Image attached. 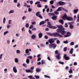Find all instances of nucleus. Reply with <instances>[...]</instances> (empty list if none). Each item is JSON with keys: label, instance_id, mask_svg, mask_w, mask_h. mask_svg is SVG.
Instances as JSON below:
<instances>
[{"label": "nucleus", "instance_id": "nucleus-1", "mask_svg": "<svg viewBox=\"0 0 79 79\" xmlns=\"http://www.w3.org/2000/svg\"><path fill=\"white\" fill-rule=\"evenodd\" d=\"M58 29H57V32L54 33L52 34V36L53 37H56V36H60V25L56 26Z\"/></svg>", "mask_w": 79, "mask_h": 79}, {"label": "nucleus", "instance_id": "nucleus-2", "mask_svg": "<svg viewBox=\"0 0 79 79\" xmlns=\"http://www.w3.org/2000/svg\"><path fill=\"white\" fill-rule=\"evenodd\" d=\"M65 29L62 25H60V32L62 35H65V34H66V31H64Z\"/></svg>", "mask_w": 79, "mask_h": 79}, {"label": "nucleus", "instance_id": "nucleus-3", "mask_svg": "<svg viewBox=\"0 0 79 79\" xmlns=\"http://www.w3.org/2000/svg\"><path fill=\"white\" fill-rule=\"evenodd\" d=\"M49 48H53L54 49L56 48V46H57V45L56 44H49Z\"/></svg>", "mask_w": 79, "mask_h": 79}, {"label": "nucleus", "instance_id": "nucleus-4", "mask_svg": "<svg viewBox=\"0 0 79 79\" xmlns=\"http://www.w3.org/2000/svg\"><path fill=\"white\" fill-rule=\"evenodd\" d=\"M48 42L50 44H53L55 42V40H53V38H51L49 39Z\"/></svg>", "mask_w": 79, "mask_h": 79}, {"label": "nucleus", "instance_id": "nucleus-5", "mask_svg": "<svg viewBox=\"0 0 79 79\" xmlns=\"http://www.w3.org/2000/svg\"><path fill=\"white\" fill-rule=\"evenodd\" d=\"M66 19L67 21H73V17H72L67 16Z\"/></svg>", "mask_w": 79, "mask_h": 79}, {"label": "nucleus", "instance_id": "nucleus-6", "mask_svg": "<svg viewBox=\"0 0 79 79\" xmlns=\"http://www.w3.org/2000/svg\"><path fill=\"white\" fill-rule=\"evenodd\" d=\"M25 71L26 73H33L34 72V70H32L31 69H26L25 70Z\"/></svg>", "mask_w": 79, "mask_h": 79}, {"label": "nucleus", "instance_id": "nucleus-7", "mask_svg": "<svg viewBox=\"0 0 79 79\" xmlns=\"http://www.w3.org/2000/svg\"><path fill=\"white\" fill-rule=\"evenodd\" d=\"M68 17V15H67L66 14H64L63 16L62 17V19L64 20H65V19H66V18H67Z\"/></svg>", "mask_w": 79, "mask_h": 79}, {"label": "nucleus", "instance_id": "nucleus-8", "mask_svg": "<svg viewBox=\"0 0 79 79\" xmlns=\"http://www.w3.org/2000/svg\"><path fill=\"white\" fill-rule=\"evenodd\" d=\"M66 4V3L62 1H60V5L61 6H63V5H64Z\"/></svg>", "mask_w": 79, "mask_h": 79}, {"label": "nucleus", "instance_id": "nucleus-9", "mask_svg": "<svg viewBox=\"0 0 79 79\" xmlns=\"http://www.w3.org/2000/svg\"><path fill=\"white\" fill-rule=\"evenodd\" d=\"M56 18H57V16L55 15L52 17L51 18L52 19H53V20H56V19H57Z\"/></svg>", "mask_w": 79, "mask_h": 79}, {"label": "nucleus", "instance_id": "nucleus-10", "mask_svg": "<svg viewBox=\"0 0 79 79\" xmlns=\"http://www.w3.org/2000/svg\"><path fill=\"white\" fill-rule=\"evenodd\" d=\"M39 38L40 39L42 37V36H43V34L42 33H40L38 34Z\"/></svg>", "mask_w": 79, "mask_h": 79}, {"label": "nucleus", "instance_id": "nucleus-11", "mask_svg": "<svg viewBox=\"0 0 79 79\" xmlns=\"http://www.w3.org/2000/svg\"><path fill=\"white\" fill-rule=\"evenodd\" d=\"M13 71L15 73H17V69L16 68V67L14 66L13 68Z\"/></svg>", "mask_w": 79, "mask_h": 79}, {"label": "nucleus", "instance_id": "nucleus-12", "mask_svg": "<svg viewBox=\"0 0 79 79\" xmlns=\"http://www.w3.org/2000/svg\"><path fill=\"white\" fill-rule=\"evenodd\" d=\"M69 28L70 29H73L74 28V26L71 23H70Z\"/></svg>", "mask_w": 79, "mask_h": 79}, {"label": "nucleus", "instance_id": "nucleus-13", "mask_svg": "<svg viewBox=\"0 0 79 79\" xmlns=\"http://www.w3.org/2000/svg\"><path fill=\"white\" fill-rule=\"evenodd\" d=\"M73 50H74V49H73V48H71V49L69 52L70 54H72L73 53Z\"/></svg>", "mask_w": 79, "mask_h": 79}, {"label": "nucleus", "instance_id": "nucleus-14", "mask_svg": "<svg viewBox=\"0 0 79 79\" xmlns=\"http://www.w3.org/2000/svg\"><path fill=\"white\" fill-rule=\"evenodd\" d=\"M36 36V35H32L31 36V38L32 39H34L35 38V37Z\"/></svg>", "mask_w": 79, "mask_h": 79}, {"label": "nucleus", "instance_id": "nucleus-15", "mask_svg": "<svg viewBox=\"0 0 79 79\" xmlns=\"http://www.w3.org/2000/svg\"><path fill=\"white\" fill-rule=\"evenodd\" d=\"M60 23L63 25L64 24V21L63 19H60Z\"/></svg>", "mask_w": 79, "mask_h": 79}, {"label": "nucleus", "instance_id": "nucleus-16", "mask_svg": "<svg viewBox=\"0 0 79 79\" xmlns=\"http://www.w3.org/2000/svg\"><path fill=\"white\" fill-rule=\"evenodd\" d=\"M74 13L76 14L78 12V9H74L73 10Z\"/></svg>", "mask_w": 79, "mask_h": 79}, {"label": "nucleus", "instance_id": "nucleus-17", "mask_svg": "<svg viewBox=\"0 0 79 79\" xmlns=\"http://www.w3.org/2000/svg\"><path fill=\"white\" fill-rule=\"evenodd\" d=\"M40 12H37L36 14V16H38L39 15H40Z\"/></svg>", "mask_w": 79, "mask_h": 79}, {"label": "nucleus", "instance_id": "nucleus-18", "mask_svg": "<svg viewBox=\"0 0 79 79\" xmlns=\"http://www.w3.org/2000/svg\"><path fill=\"white\" fill-rule=\"evenodd\" d=\"M45 23V22L42 21L40 23V25H42L43 24H44Z\"/></svg>", "mask_w": 79, "mask_h": 79}, {"label": "nucleus", "instance_id": "nucleus-19", "mask_svg": "<svg viewBox=\"0 0 79 79\" xmlns=\"http://www.w3.org/2000/svg\"><path fill=\"white\" fill-rule=\"evenodd\" d=\"M30 61V60L28 58H27L26 60V63H27V64H29V62Z\"/></svg>", "mask_w": 79, "mask_h": 79}, {"label": "nucleus", "instance_id": "nucleus-20", "mask_svg": "<svg viewBox=\"0 0 79 79\" xmlns=\"http://www.w3.org/2000/svg\"><path fill=\"white\" fill-rule=\"evenodd\" d=\"M46 34L47 35H50V36H52V33H51L50 32H47Z\"/></svg>", "mask_w": 79, "mask_h": 79}, {"label": "nucleus", "instance_id": "nucleus-21", "mask_svg": "<svg viewBox=\"0 0 79 79\" xmlns=\"http://www.w3.org/2000/svg\"><path fill=\"white\" fill-rule=\"evenodd\" d=\"M36 71L37 73H39L40 71V69H39V68H37L36 69Z\"/></svg>", "mask_w": 79, "mask_h": 79}, {"label": "nucleus", "instance_id": "nucleus-22", "mask_svg": "<svg viewBox=\"0 0 79 79\" xmlns=\"http://www.w3.org/2000/svg\"><path fill=\"white\" fill-rule=\"evenodd\" d=\"M56 57L57 59H58V60H60V54H59L57 55Z\"/></svg>", "mask_w": 79, "mask_h": 79}, {"label": "nucleus", "instance_id": "nucleus-23", "mask_svg": "<svg viewBox=\"0 0 79 79\" xmlns=\"http://www.w3.org/2000/svg\"><path fill=\"white\" fill-rule=\"evenodd\" d=\"M54 14H55V15H59V12L57 11H54Z\"/></svg>", "mask_w": 79, "mask_h": 79}, {"label": "nucleus", "instance_id": "nucleus-24", "mask_svg": "<svg viewBox=\"0 0 79 79\" xmlns=\"http://www.w3.org/2000/svg\"><path fill=\"white\" fill-rule=\"evenodd\" d=\"M49 15L50 16H54V15H55V14H53V13H49Z\"/></svg>", "mask_w": 79, "mask_h": 79}, {"label": "nucleus", "instance_id": "nucleus-25", "mask_svg": "<svg viewBox=\"0 0 79 79\" xmlns=\"http://www.w3.org/2000/svg\"><path fill=\"white\" fill-rule=\"evenodd\" d=\"M66 34H67V35H69V36H70V35H71V33H70V32H67L66 33Z\"/></svg>", "mask_w": 79, "mask_h": 79}, {"label": "nucleus", "instance_id": "nucleus-26", "mask_svg": "<svg viewBox=\"0 0 79 79\" xmlns=\"http://www.w3.org/2000/svg\"><path fill=\"white\" fill-rule=\"evenodd\" d=\"M67 47H65L64 48L63 50L64 52H66V51H67Z\"/></svg>", "mask_w": 79, "mask_h": 79}, {"label": "nucleus", "instance_id": "nucleus-27", "mask_svg": "<svg viewBox=\"0 0 79 79\" xmlns=\"http://www.w3.org/2000/svg\"><path fill=\"white\" fill-rule=\"evenodd\" d=\"M45 64V62L44 60L41 61V64Z\"/></svg>", "mask_w": 79, "mask_h": 79}, {"label": "nucleus", "instance_id": "nucleus-28", "mask_svg": "<svg viewBox=\"0 0 79 79\" xmlns=\"http://www.w3.org/2000/svg\"><path fill=\"white\" fill-rule=\"evenodd\" d=\"M56 28H57V27H56L54 26H52L51 29H56Z\"/></svg>", "mask_w": 79, "mask_h": 79}, {"label": "nucleus", "instance_id": "nucleus-29", "mask_svg": "<svg viewBox=\"0 0 79 79\" xmlns=\"http://www.w3.org/2000/svg\"><path fill=\"white\" fill-rule=\"evenodd\" d=\"M29 49H27L25 50V53L27 54V53H29Z\"/></svg>", "mask_w": 79, "mask_h": 79}, {"label": "nucleus", "instance_id": "nucleus-30", "mask_svg": "<svg viewBox=\"0 0 79 79\" xmlns=\"http://www.w3.org/2000/svg\"><path fill=\"white\" fill-rule=\"evenodd\" d=\"M15 63H18V58H15Z\"/></svg>", "mask_w": 79, "mask_h": 79}, {"label": "nucleus", "instance_id": "nucleus-31", "mask_svg": "<svg viewBox=\"0 0 79 79\" xmlns=\"http://www.w3.org/2000/svg\"><path fill=\"white\" fill-rule=\"evenodd\" d=\"M23 66H24V67L25 68H27V64H26L25 63H23Z\"/></svg>", "mask_w": 79, "mask_h": 79}, {"label": "nucleus", "instance_id": "nucleus-32", "mask_svg": "<svg viewBox=\"0 0 79 79\" xmlns=\"http://www.w3.org/2000/svg\"><path fill=\"white\" fill-rule=\"evenodd\" d=\"M44 76L45 77H47L48 78H50V77L49 76H48L46 75H44Z\"/></svg>", "mask_w": 79, "mask_h": 79}, {"label": "nucleus", "instance_id": "nucleus-33", "mask_svg": "<svg viewBox=\"0 0 79 79\" xmlns=\"http://www.w3.org/2000/svg\"><path fill=\"white\" fill-rule=\"evenodd\" d=\"M27 58H30V60H32V56H28L27 57Z\"/></svg>", "mask_w": 79, "mask_h": 79}, {"label": "nucleus", "instance_id": "nucleus-34", "mask_svg": "<svg viewBox=\"0 0 79 79\" xmlns=\"http://www.w3.org/2000/svg\"><path fill=\"white\" fill-rule=\"evenodd\" d=\"M37 7H38V8H41V7H42V6L40 4H38L37 5Z\"/></svg>", "mask_w": 79, "mask_h": 79}, {"label": "nucleus", "instance_id": "nucleus-35", "mask_svg": "<svg viewBox=\"0 0 79 79\" xmlns=\"http://www.w3.org/2000/svg\"><path fill=\"white\" fill-rule=\"evenodd\" d=\"M35 77L36 79H39V78H40L39 76L37 75L35 76Z\"/></svg>", "mask_w": 79, "mask_h": 79}, {"label": "nucleus", "instance_id": "nucleus-36", "mask_svg": "<svg viewBox=\"0 0 79 79\" xmlns=\"http://www.w3.org/2000/svg\"><path fill=\"white\" fill-rule=\"evenodd\" d=\"M74 43L73 42H71L70 43V45H74Z\"/></svg>", "mask_w": 79, "mask_h": 79}, {"label": "nucleus", "instance_id": "nucleus-37", "mask_svg": "<svg viewBox=\"0 0 79 79\" xmlns=\"http://www.w3.org/2000/svg\"><path fill=\"white\" fill-rule=\"evenodd\" d=\"M38 17H39V18H40V19H42V18H43V17L42 16H41V15H39Z\"/></svg>", "mask_w": 79, "mask_h": 79}, {"label": "nucleus", "instance_id": "nucleus-38", "mask_svg": "<svg viewBox=\"0 0 79 79\" xmlns=\"http://www.w3.org/2000/svg\"><path fill=\"white\" fill-rule=\"evenodd\" d=\"M40 2L39 1V2H35V5H37L38 4H40Z\"/></svg>", "mask_w": 79, "mask_h": 79}, {"label": "nucleus", "instance_id": "nucleus-39", "mask_svg": "<svg viewBox=\"0 0 79 79\" xmlns=\"http://www.w3.org/2000/svg\"><path fill=\"white\" fill-rule=\"evenodd\" d=\"M65 60H69V56H67L65 58Z\"/></svg>", "mask_w": 79, "mask_h": 79}, {"label": "nucleus", "instance_id": "nucleus-40", "mask_svg": "<svg viewBox=\"0 0 79 79\" xmlns=\"http://www.w3.org/2000/svg\"><path fill=\"white\" fill-rule=\"evenodd\" d=\"M53 2H54V1H50V3L51 5H53Z\"/></svg>", "mask_w": 79, "mask_h": 79}, {"label": "nucleus", "instance_id": "nucleus-41", "mask_svg": "<svg viewBox=\"0 0 79 79\" xmlns=\"http://www.w3.org/2000/svg\"><path fill=\"white\" fill-rule=\"evenodd\" d=\"M58 52V50L56 51L55 52V54H58L59 53V52Z\"/></svg>", "mask_w": 79, "mask_h": 79}, {"label": "nucleus", "instance_id": "nucleus-42", "mask_svg": "<svg viewBox=\"0 0 79 79\" xmlns=\"http://www.w3.org/2000/svg\"><path fill=\"white\" fill-rule=\"evenodd\" d=\"M64 8L62 7H60V11H62V10H63V9Z\"/></svg>", "mask_w": 79, "mask_h": 79}, {"label": "nucleus", "instance_id": "nucleus-43", "mask_svg": "<svg viewBox=\"0 0 79 79\" xmlns=\"http://www.w3.org/2000/svg\"><path fill=\"white\" fill-rule=\"evenodd\" d=\"M6 21V19H5V18H4L3 20V23H5Z\"/></svg>", "mask_w": 79, "mask_h": 79}, {"label": "nucleus", "instance_id": "nucleus-44", "mask_svg": "<svg viewBox=\"0 0 79 79\" xmlns=\"http://www.w3.org/2000/svg\"><path fill=\"white\" fill-rule=\"evenodd\" d=\"M29 23H27V24H26V27H27V28L29 27Z\"/></svg>", "mask_w": 79, "mask_h": 79}, {"label": "nucleus", "instance_id": "nucleus-45", "mask_svg": "<svg viewBox=\"0 0 79 79\" xmlns=\"http://www.w3.org/2000/svg\"><path fill=\"white\" fill-rule=\"evenodd\" d=\"M77 22H79V15H77Z\"/></svg>", "mask_w": 79, "mask_h": 79}, {"label": "nucleus", "instance_id": "nucleus-46", "mask_svg": "<svg viewBox=\"0 0 79 79\" xmlns=\"http://www.w3.org/2000/svg\"><path fill=\"white\" fill-rule=\"evenodd\" d=\"M63 11H65V12H68V10L66 9H64V8L63 9Z\"/></svg>", "mask_w": 79, "mask_h": 79}, {"label": "nucleus", "instance_id": "nucleus-47", "mask_svg": "<svg viewBox=\"0 0 79 79\" xmlns=\"http://www.w3.org/2000/svg\"><path fill=\"white\" fill-rule=\"evenodd\" d=\"M7 33H8V31H6L4 32V35H6V34H7Z\"/></svg>", "mask_w": 79, "mask_h": 79}, {"label": "nucleus", "instance_id": "nucleus-48", "mask_svg": "<svg viewBox=\"0 0 79 79\" xmlns=\"http://www.w3.org/2000/svg\"><path fill=\"white\" fill-rule=\"evenodd\" d=\"M26 19V16H23V17H22V19L23 20H24L25 19Z\"/></svg>", "mask_w": 79, "mask_h": 79}, {"label": "nucleus", "instance_id": "nucleus-49", "mask_svg": "<svg viewBox=\"0 0 79 79\" xmlns=\"http://www.w3.org/2000/svg\"><path fill=\"white\" fill-rule=\"evenodd\" d=\"M41 60V58L39 57L37 60V61H40Z\"/></svg>", "mask_w": 79, "mask_h": 79}, {"label": "nucleus", "instance_id": "nucleus-50", "mask_svg": "<svg viewBox=\"0 0 79 79\" xmlns=\"http://www.w3.org/2000/svg\"><path fill=\"white\" fill-rule=\"evenodd\" d=\"M44 39H48V37L47 35H45L44 36Z\"/></svg>", "mask_w": 79, "mask_h": 79}, {"label": "nucleus", "instance_id": "nucleus-51", "mask_svg": "<svg viewBox=\"0 0 79 79\" xmlns=\"http://www.w3.org/2000/svg\"><path fill=\"white\" fill-rule=\"evenodd\" d=\"M64 44H68V41L67 40H66L65 41H64Z\"/></svg>", "mask_w": 79, "mask_h": 79}, {"label": "nucleus", "instance_id": "nucleus-52", "mask_svg": "<svg viewBox=\"0 0 79 79\" xmlns=\"http://www.w3.org/2000/svg\"><path fill=\"white\" fill-rule=\"evenodd\" d=\"M33 25H31L30 27H29V29H32V28H33Z\"/></svg>", "mask_w": 79, "mask_h": 79}, {"label": "nucleus", "instance_id": "nucleus-53", "mask_svg": "<svg viewBox=\"0 0 79 79\" xmlns=\"http://www.w3.org/2000/svg\"><path fill=\"white\" fill-rule=\"evenodd\" d=\"M70 37L69 35H67V34L64 35V37Z\"/></svg>", "mask_w": 79, "mask_h": 79}, {"label": "nucleus", "instance_id": "nucleus-54", "mask_svg": "<svg viewBox=\"0 0 79 79\" xmlns=\"http://www.w3.org/2000/svg\"><path fill=\"white\" fill-rule=\"evenodd\" d=\"M69 72L70 74L71 73H73V70L72 69H70L69 71Z\"/></svg>", "mask_w": 79, "mask_h": 79}, {"label": "nucleus", "instance_id": "nucleus-55", "mask_svg": "<svg viewBox=\"0 0 79 79\" xmlns=\"http://www.w3.org/2000/svg\"><path fill=\"white\" fill-rule=\"evenodd\" d=\"M65 27H68V24L67 23L65 24Z\"/></svg>", "mask_w": 79, "mask_h": 79}, {"label": "nucleus", "instance_id": "nucleus-56", "mask_svg": "<svg viewBox=\"0 0 79 79\" xmlns=\"http://www.w3.org/2000/svg\"><path fill=\"white\" fill-rule=\"evenodd\" d=\"M28 11L29 12H31V11H32V9H31L30 8H29L28 9Z\"/></svg>", "mask_w": 79, "mask_h": 79}, {"label": "nucleus", "instance_id": "nucleus-57", "mask_svg": "<svg viewBox=\"0 0 79 79\" xmlns=\"http://www.w3.org/2000/svg\"><path fill=\"white\" fill-rule=\"evenodd\" d=\"M11 24V20H10L9 21V24Z\"/></svg>", "mask_w": 79, "mask_h": 79}, {"label": "nucleus", "instance_id": "nucleus-58", "mask_svg": "<svg viewBox=\"0 0 79 79\" xmlns=\"http://www.w3.org/2000/svg\"><path fill=\"white\" fill-rule=\"evenodd\" d=\"M29 32L30 34H32V31H31L30 30H29Z\"/></svg>", "mask_w": 79, "mask_h": 79}, {"label": "nucleus", "instance_id": "nucleus-59", "mask_svg": "<svg viewBox=\"0 0 79 79\" xmlns=\"http://www.w3.org/2000/svg\"><path fill=\"white\" fill-rule=\"evenodd\" d=\"M40 45H41V47H45V45H44L42 44H40Z\"/></svg>", "mask_w": 79, "mask_h": 79}, {"label": "nucleus", "instance_id": "nucleus-60", "mask_svg": "<svg viewBox=\"0 0 79 79\" xmlns=\"http://www.w3.org/2000/svg\"><path fill=\"white\" fill-rule=\"evenodd\" d=\"M16 52H17V53H20V51H19L18 50H17Z\"/></svg>", "mask_w": 79, "mask_h": 79}, {"label": "nucleus", "instance_id": "nucleus-61", "mask_svg": "<svg viewBox=\"0 0 79 79\" xmlns=\"http://www.w3.org/2000/svg\"><path fill=\"white\" fill-rule=\"evenodd\" d=\"M13 13V10H11L9 12V13Z\"/></svg>", "mask_w": 79, "mask_h": 79}, {"label": "nucleus", "instance_id": "nucleus-62", "mask_svg": "<svg viewBox=\"0 0 79 79\" xmlns=\"http://www.w3.org/2000/svg\"><path fill=\"white\" fill-rule=\"evenodd\" d=\"M60 64H64V62L62 61H60Z\"/></svg>", "mask_w": 79, "mask_h": 79}, {"label": "nucleus", "instance_id": "nucleus-63", "mask_svg": "<svg viewBox=\"0 0 79 79\" xmlns=\"http://www.w3.org/2000/svg\"><path fill=\"white\" fill-rule=\"evenodd\" d=\"M74 66H76V65H77V62H75L74 63Z\"/></svg>", "mask_w": 79, "mask_h": 79}, {"label": "nucleus", "instance_id": "nucleus-64", "mask_svg": "<svg viewBox=\"0 0 79 79\" xmlns=\"http://www.w3.org/2000/svg\"><path fill=\"white\" fill-rule=\"evenodd\" d=\"M32 31H36V28H34L32 29Z\"/></svg>", "mask_w": 79, "mask_h": 79}]
</instances>
